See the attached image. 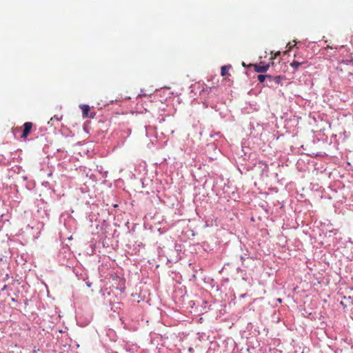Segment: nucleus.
<instances>
[{"mask_svg": "<svg viewBox=\"0 0 353 353\" xmlns=\"http://www.w3.org/2000/svg\"><path fill=\"white\" fill-rule=\"evenodd\" d=\"M125 280L123 277L117 276L112 279V288L119 291L120 294H121L125 288Z\"/></svg>", "mask_w": 353, "mask_h": 353, "instance_id": "nucleus-1", "label": "nucleus"}, {"mask_svg": "<svg viewBox=\"0 0 353 353\" xmlns=\"http://www.w3.org/2000/svg\"><path fill=\"white\" fill-rule=\"evenodd\" d=\"M79 107L82 110V116L83 118H94L95 113H92L91 114H89L90 108L88 105L83 104L80 105Z\"/></svg>", "mask_w": 353, "mask_h": 353, "instance_id": "nucleus-2", "label": "nucleus"}, {"mask_svg": "<svg viewBox=\"0 0 353 353\" xmlns=\"http://www.w3.org/2000/svg\"><path fill=\"white\" fill-rule=\"evenodd\" d=\"M33 124L31 122H26L23 124V133L21 134V138L25 139L28 137L29 135L32 128Z\"/></svg>", "mask_w": 353, "mask_h": 353, "instance_id": "nucleus-3", "label": "nucleus"}, {"mask_svg": "<svg viewBox=\"0 0 353 353\" xmlns=\"http://www.w3.org/2000/svg\"><path fill=\"white\" fill-rule=\"evenodd\" d=\"M283 79L282 76H271V79H268L269 83H267V85L269 87H273V83L275 85H279L281 83V79Z\"/></svg>", "mask_w": 353, "mask_h": 353, "instance_id": "nucleus-4", "label": "nucleus"}, {"mask_svg": "<svg viewBox=\"0 0 353 353\" xmlns=\"http://www.w3.org/2000/svg\"><path fill=\"white\" fill-rule=\"evenodd\" d=\"M253 66H254V71L258 73L265 72L270 68L269 64L262 65H258V64H254Z\"/></svg>", "mask_w": 353, "mask_h": 353, "instance_id": "nucleus-5", "label": "nucleus"}, {"mask_svg": "<svg viewBox=\"0 0 353 353\" xmlns=\"http://www.w3.org/2000/svg\"><path fill=\"white\" fill-rule=\"evenodd\" d=\"M231 65H223L221 68V76L224 77L226 76L228 73L229 70L230 69Z\"/></svg>", "mask_w": 353, "mask_h": 353, "instance_id": "nucleus-6", "label": "nucleus"}, {"mask_svg": "<svg viewBox=\"0 0 353 353\" xmlns=\"http://www.w3.org/2000/svg\"><path fill=\"white\" fill-rule=\"evenodd\" d=\"M268 79H271V75H268V74H267V75L259 74L258 75V80L261 83L264 82L265 80L268 81Z\"/></svg>", "mask_w": 353, "mask_h": 353, "instance_id": "nucleus-7", "label": "nucleus"}, {"mask_svg": "<svg viewBox=\"0 0 353 353\" xmlns=\"http://www.w3.org/2000/svg\"><path fill=\"white\" fill-rule=\"evenodd\" d=\"M303 62H299L296 61H294L290 63V65L292 68H293L295 70H297L299 66L301 65Z\"/></svg>", "mask_w": 353, "mask_h": 353, "instance_id": "nucleus-8", "label": "nucleus"}, {"mask_svg": "<svg viewBox=\"0 0 353 353\" xmlns=\"http://www.w3.org/2000/svg\"><path fill=\"white\" fill-rule=\"evenodd\" d=\"M347 65V63H341L337 68H336V70L341 71V72H343L344 70H345V67Z\"/></svg>", "mask_w": 353, "mask_h": 353, "instance_id": "nucleus-9", "label": "nucleus"}, {"mask_svg": "<svg viewBox=\"0 0 353 353\" xmlns=\"http://www.w3.org/2000/svg\"><path fill=\"white\" fill-rule=\"evenodd\" d=\"M273 53L272 52L271 54V59H276L278 56H279L281 54V52L280 51H278L276 52H275L274 54H272Z\"/></svg>", "mask_w": 353, "mask_h": 353, "instance_id": "nucleus-10", "label": "nucleus"}, {"mask_svg": "<svg viewBox=\"0 0 353 353\" xmlns=\"http://www.w3.org/2000/svg\"><path fill=\"white\" fill-rule=\"evenodd\" d=\"M328 48H330V49H332L333 48H332V47H330V46H327V47L325 48V50H327V49H328Z\"/></svg>", "mask_w": 353, "mask_h": 353, "instance_id": "nucleus-11", "label": "nucleus"}, {"mask_svg": "<svg viewBox=\"0 0 353 353\" xmlns=\"http://www.w3.org/2000/svg\"><path fill=\"white\" fill-rule=\"evenodd\" d=\"M192 348H191V347H190V348L189 349V351H190V352H192Z\"/></svg>", "mask_w": 353, "mask_h": 353, "instance_id": "nucleus-12", "label": "nucleus"}]
</instances>
